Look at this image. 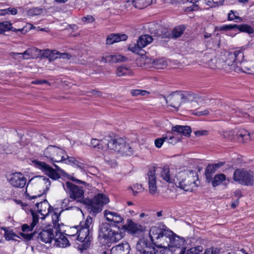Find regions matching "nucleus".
Returning a JSON list of instances; mask_svg holds the SVG:
<instances>
[{
    "instance_id": "obj_1",
    "label": "nucleus",
    "mask_w": 254,
    "mask_h": 254,
    "mask_svg": "<svg viewBox=\"0 0 254 254\" xmlns=\"http://www.w3.org/2000/svg\"><path fill=\"white\" fill-rule=\"evenodd\" d=\"M78 230L77 241L79 243H77V248L81 252L86 250L90 246L92 238L93 233V220L92 218L88 216L86 219L80 222L79 225L77 226Z\"/></svg>"
},
{
    "instance_id": "obj_2",
    "label": "nucleus",
    "mask_w": 254,
    "mask_h": 254,
    "mask_svg": "<svg viewBox=\"0 0 254 254\" xmlns=\"http://www.w3.org/2000/svg\"><path fill=\"white\" fill-rule=\"evenodd\" d=\"M156 172H160L161 177L167 182L172 183L174 181L168 166H164L163 168L156 166L150 167L148 168L145 179L148 184L149 192L152 194H154L157 190L156 186Z\"/></svg>"
},
{
    "instance_id": "obj_3",
    "label": "nucleus",
    "mask_w": 254,
    "mask_h": 254,
    "mask_svg": "<svg viewBox=\"0 0 254 254\" xmlns=\"http://www.w3.org/2000/svg\"><path fill=\"white\" fill-rule=\"evenodd\" d=\"M244 59V54L240 50L233 53H229L224 58H221L222 68L225 70L231 69L236 71L242 68L241 64Z\"/></svg>"
},
{
    "instance_id": "obj_4",
    "label": "nucleus",
    "mask_w": 254,
    "mask_h": 254,
    "mask_svg": "<svg viewBox=\"0 0 254 254\" xmlns=\"http://www.w3.org/2000/svg\"><path fill=\"white\" fill-rule=\"evenodd\" d=\"M59 215L55 213L52 216L53 223L54 226H49V227L42 229L38 234L37 238L39 241L47 244L51 243L54 240L56 237V234L59 229V224L58 223Z\"/></svg>"
},
{
    "instance_id": "obj_5",
    "label": "nucleus",
    "mask_w": 254,
    "mask_h": 254,
    "mask_svg": "<svg viewBox=\"0 0 254 254\" xmlns=\"http://www.w3.org/2000/svg\"><path fill=\"white\" fill-rule=\"evenodd\" d=\"M63 186L70 198L76 202L85 204L86 199H84L82 187L76 186L69 182H66L65 184H63Z\"/></svg>"
},
{
    "instance_id": "obj_6",
    "label": "nucleus",
    "mask_w": 254,
    "mask_h": 254,
    "mask_svg": "<svg viewBox=\"0 0 254 254\" xmlns=\"http://www.w3.org/2000/svg\"><path fill=\"white\" fill-rule=\"evenodd\" d=\"M172 234V231L158 226L152 227L149 231V237L151 242L157 246V243H160L162 246L164 241H167L168 237Z\"/></svg>"
},
{
    "instance_id": "obj_7",
    "label": "nucleus",
    "mask_w": 254,
    "mask_h": 254,
    "mask_svg": "<svg viewBox=\"0 0 254 254\" xmlns=\"http://www.w3.org/2000/svg\"><path fill=\"white\" fill-rule=\"evenodd\" d=\"M112 141L110 144L111 150H114L128 156L133 154V148L129 144H126L123 138L113 136Z\"/></svg>"
},
{
    "instance_id": "obj_8",
    "label": "nucleus",
    "mask_w": 254,
    "mask_h": 254,
    "mask_svg": "<svg viewBox=\"0 0 254 254\" xmlns=\"http://www.w3.org/2000/svg\"><path fill=\"white\" fill-rule=\"evenodd\" d=\"M65 151L55 145H49L44 150V156L53 162H60L65 160Z\"/></svg>"
},
{
    "instance_id": "obj_9",
    "label": "nucleus",
    "mask_w": 254,
    "mask_h": 254,
    "mask_svg": "<svg viewBox=\"0 0 254 254\" xmlns=\"http://www.w3.org/2000/svg\"><path fill=\"white\" fill-rule=\"evenodd\" d=\"M172 131L177 132L185 136L190 137V127L188 126L176 125L172 127ZM165 135L166 142L168 143L174 145L180 140L178 137H175L173 135V132H168Z\"/></svg>"
},
{
    "instance_id": "obj_10",
    "label": "nucleus",
    "mask_w": 254,
    "mask_h": 254,
    "mask_svg": "<svg viewBox=\"0 0 254 254\" xmlns=\"http://www.w3.org/2000/svg\"><path fill=\"white\" fill-rule=\"evenodd\" d=\"M109 201L108 197L102 193H98L95 195L93 199H86L85 204L88 205L94 213L100 212L102 209V206L106 204Z\"/></svg>"
},
{
    "instance_id": "obj_11",
    "label": "nucleus",
    "mask_w": 254,
    "mask_h": 254,
    "mask_svg": "<svg viewBox=\"0 0 254 254\" xmlns=\"http://www.w3.org/2000/svg\"><path fill=\"white\" fill-rule=\"evenodd\" d=\"M233 179L242 185L252 186L254 184L253 173L244 169L236 170L234 173Z\"/></svg>"
},
{
    "instance_id": "obj_12",
    "label": "nucleus",
    "mask_w": 254,
    "mask_h": 254,
    "mask_svg": "<svg viewBox=\"0 0 254 254\" xmlns=\"http://www.w3.org/2000/svg\"><path fill=\"white\" fill-rule=\"evenodd\" d=\"M155 245L145 239H140L136 244V254H161V251L155 248Z\"/></svg>"
},
{
    "instance_id": "obj_13",
    "label": "nucleus",
    "mask_w": 254,
    "mask_h": 254,
    "mask_svg": "<svg viewBox=\"0 0 254 254\" xmlns=\"http://www.w3.org/2000/svg\"><path fill=\"white\" fill-rule=\"evenodd\" d=\"M167 240L169 241V243L168 244V247L177 248H182L180 254H190V249H188L186 250L187 248L185 247L186 242L184 238L180 237L174 234L172 232V234L168 237Z\"/></svg>"
},
{
    "instance_id": "obj_14",
    "label": "nucleus",
    "mask_w": 254,
    "mask_h": 254,
    "mask_svg": "<svg viewBox=\"0 0 254 254\" xmlns=\"http://www.w3.org/2000/svg\"><path fill=\"white\" fill-rule=\"evenodd\" d=\"M186 99L185 94L177 91L169 95L166 99V101L168 106L178 111L181 103L185 102Z\"/></svg>"
},
{
    "instance_id": "obj_15",
    "label": "nucleus",
    "mask_w": 254,
    "mask_h": 254,
    "mask_svg": "<svg viewBox=\"0 0 254 254\" xmlns=\"http://www.w3.org/2000/svg\"><path fill=\"white\" fill-rule=\"evenodd\" d=\"M33 162L37 168L41 170L53 180H56L60 178V174L56 172V170L54 169L46 163L36 160L33 161Z\"/></svg>"
},
{
    "instance_id": "obj_16",
    "label": "nucleus",
    "mask_w": 254,
    "mask_h": 254,
    "mask_svg": "<svg viewBox=\"0 0 254 254\" xmlns=\"http://www.w3.org/2000/svg\"><path fill=\"white\" fill-rule=\"evenodd\" d=\"M112 139L113 136L111 135L106 136L101 140L93 138L91 141V144L93 148H97L99 150H110V144L112 142Z\"/></svg>"
},
{
    "instance_id": "obj_17",
    "label": "nucleus",
    "mask_w": 254,
    "mask_h": 254,
    "mask_svg": "<svg viewBox=\"0 0 254 254\" xmlns=\"http://www.w3.org/2000/svg\"><path fill=\"white\" fill-rule=\"evenodd\" d=\"M7 180L12 187L16 188H23L27 181L22 173L17 172L9 175Z\"/></svg>"
},
{
    "instance_id": "obj_18",
    "label": "nucleus",
    "mask_w": 254,
    "mask_h": 254,
    "mask_svg": "<svg viewBox=\"0 0 254 254\" xmlns=\"http://www.w3.org/2000/svg\"><path fill=\"white\" fill-rule=\"evenodd\" d=\"M185 29L184 25H180L175 27L172 31V33L168 31L166 28H163L160 33L158 32L157 36L160 37L162 38H177L181 36L184 31Z\"/></svg>"
},
{
    "instance_id": "obj_19",
    "label": "nucleus",
    "mask_w": 254,
    "mask_h": 254,
    "mask_svg": "<svg viewBox=\"0 0 254 254\" xmlns=\"http://www.w3.org/2000/svg\"><path fill=\"white\" fill-rule=\"evenodd\" d=\"M203 60L212 69L222 68L221 60L219 58L209 54H205Z\"/></svg>"
},
{
    "instance_id": "obj_20",
    "label": "nucleus",
    "mask_w": 254,
    "mask_h": 254,
    "mask_svg": "<svg viewBox=\"0 0 254 254\" xmlns=\"http://www.w3.org/2000/svg\"><path fill=\"white\" fill-rule=\"evenodd\" d=\"M11 31L15 32L16 34H18L19 33L21 34L25 33L27 31L24 28L16 29L13 28L12 24L7 21H5L0 22V34L4 33L6 31Z\"/></svg>"
},
{
    "instance_id": "obj_21",
    "label": "nucleus",
    "mask_w": 254,
    "mask_h": 254,
    "mask_svg": "<svg viewBox=\"0 0 254 254\" xmlns=\"http://www.w3.org/2000/svg\"><path fill=\"white\" fill-rule=\"evenodd\" d=\"M220 28L221 30H227L237 28L241 32H245L250 34L254 32V30L252 27L247 24H242L240 25L237 24L226 25L221 26Z\"/></svg>"
},
{
    "instance_id": "obj_22",
    "label": "nucleus",
    "mask_w": 254,
    "mask_h": 254,
    "mask_svg": "<svg viewBox=\"0 0 254 254\" xmlns=\"http://www.w3.org/2000/svg\"><path fill=\"white\" fill-rule=\"evenodd\" d=\"M130 248L129 244L126 242L113 247L110 251V254H129Z\"/></svg>"
},
{
    "instance_id": "obj_23",
    "label": "nucleus",
    "mask_w": 254,
    "mask_h": 254,
    "mask_svg": "<svg viewBox=\"0 0 254 254\" xmlns=\"http://www.w3.org/2000/svg\"><path fill=\"white\" fill-rule=\"evenodd\" d=\"M127 58L120 55L106 54L101 58V62L104 63H116L121 62H126Z\"/></svg>"
},
{
    "instance_id": "obj_24",
    "label": "nucleus",
    "mask_w": 254,
    "mask_h": 254,
    "mask_svg": "<svg viewBox=\"0 0 254 254\" xmlns=\"http://www.w3.org/2000/svg\"><path fill=\"white\" fill-rule=\"evenodd\" d=\"M54 245L61 248H65L70 245L69 242L66 237L61 232L58 230L54 239Z\"/></svg>"
},
{
    "instance_id": "obj_25",
    "label": "nucleus",
    "mask_w": 254,
    "mask_h": 254,
    "mask_svg": "<svg viewBox=\"0 0 254 254\" xmlns=\"http://www.w3.org/2000/svg\"><path fill=\"white\" fill-rule=\"evenodd\" d=\"M36 206L37 208L38 212L42 215L45 216L48 215L51 205L46 199H43V200H41L40 202H36Z\"/></svg>"
},
{
    "instance_id": "obj_26",
    "label": "nucleus",
    "mask_w": 254,
    "mask_h": 254,
    "mask_svg": "<svg viewBox=\"0 0 254 254\" xmlns=\"http://www.w3.org/2000/svg\"><path fill=\"white\" fill-rule=\"evenodd\" d=\"M104 215L107 220L109 222L120 223L124 220L123 218L118 213L108 210H105L104 211Z\"/></svg>"
},
{
    "instance_id": "obj_27",
    "label": "nucleus",
    "mask_w": 254,
    "mask_h": 254,
    "mask_svg": "<svg viewBox=\"0 0 254 254\" xmlns=\"http://www.w3.org/2000/svg\"><path fill=\"white\" fill-rule=\"evenodd\" d=\"M109 234L107 239L111 242H117L123 238V235L119 227H117L116 225L113 226V228L110 230V233Z\"/></svg>"
},
{
    "instance_id": "obj_28",
    "label": "nucleus",
    "mask_w": 254,
    "mask_h": 254,
    "mask_svg": "<svg viewBox=\"0 0 254 254\" xmlns=\"http://www.w3.org/2000/svg\"><path fill=\"white\" fill-rule=\"evenodd\" d=\"M127 36L126 34H111L109 35L107 39L106 43L108 45H112L114 43L121 41H125L127 39Z\"/></svg>"
},
{
    "instance_id": "obj_29",
    "label": "nucleus",
    "mask_w": 254,
    "mask_h": 254,
    "mask_svg": "<svg viewBox=\"0 0 254 254\" xmlns=\"http://www.w3.org/2000/svg\"><path fill=\"white\" fill-rule=\"evenodd\" d=\"M30 212L32 216V222L30 226L27 224H24L22 226V230L23 232H29L32 231L34 227L39 222V215L37 212H35L33 210H30Z\"/></svg>"
},
{
    "instance_id": "obj_30",
    "label": "nucleus",
    "mask_w": 254,
    "mask_h": 254,
    "mask_svg": "<svg viewBox=\"0 0 254 254\" xmlns=\"http://www.w3.org/2000/svg\"><path fill=\"white\" fill-rule=\"evenodd\" d=\"M127 222V223L123 227L130 233H137L142 230V227L140 225L134 223L131 220L128 219Z\"/></svg>"
},
{
    "instance_id": "obj_31",
    "label": "nucleus",
    "mask_w": 254,
    "mask_h": 254,
    "mask_svg": "<svg viewBox=\"0 0 254 254\" xmlns=\"http://www.w3.org/2000/svg\"><path fill=\"white\" fill-rule=\"evenodd\" d=\"M112 228L113 226H110L109 224L102 223L99 227V236L107 239Z\"/></svg>"
},
{
    "instance_id": "obj_32",
    "label": "nucleus",
    "mask_w": 254,
    "mask_h": 254,
    "mask_svg": "<svg viewBox=\"0 0 254 254\" xmlns=\"http://www.w3.org/2000/svg\"><path fill=\"white\" fill-rule=\"evenodd\" d=\"M152 41L153 38L151 36L148 35H143L138 38L137 42L138 46L142 48L151 43Z\"/></svg>"
},
{
    "instance_id": "obj_33",
    "label": "nucleus",
    "mask_w": 254,
    "mask_h": 254,
    "mask_svg": "<svg viewBox=\"0 0 254 254\" xmlns=\"http://www.w3.org/2000/svg\"><path fill=\"white\" fill-rule=\"evenodd\" d=\"M237 135L240 140L243 141L244 142L247 141L251 139L250 133L244 129H240L237 132Z\"/></svg>"
},
{
    "instance_id": "obj_34",
    "label": "nucleus",
    "mask_w": 254,
    "mask_h": 254,
    "mask_svg": "<svg viewBox=\"0 0 254 254\" xmlns=\"http://www.w3.org/2000/svg\"><path fill=\"white\" fill-rule=\"evenodd\" d=\"M152 2V0H133L132 4L133 6L139 9L143 8Z\"/></svg>"
},
{
    "instance_id": "obj_35",
    "label": "nucleus",
    "mask_w": 254,
    "mask_h": 254,
    "mask_svg": "<svg viewBox=\"0 0 254 254\" xmlns=\"http://www.w3.org/2000/svg\"><path fill=\"white\" fill-rule=\"evenodd\" d=\"M45 11V9L42 7H33L27 11V14L28 16L33 17L40 15Z\"/></svg>"
},
{
    "instance_id": "obj_36",
    "label": "nucleus",
    "mask_w": 254,
    "mask_h": 254,
    "mask_svg": "<svg viewBox=\"0 0 254 254\" xmlns=\"http://www.w3.org/2000/svg\"><path fill=\"white\" fill-rule=\"evenodd\" d=\"M226 180V176L223 174L215 175L211 181L213 187H215L219 185L223 181Z\"/></svg>"
},
{
    "instance_id": "obj_37",
    "label": "nucleus",
    "mask_w": 254,
    "mask_h": 254,
    "mask_svg": "<svg viewBox=\"0 0 254 254\" xmlns=\"http://www.w3.org/2000/svg\"><path fill=\"white\" fill-rule=\"evenodd\" d=\"M216 170L211 165L207 166L205 169V177L208 183H210L212 179V175Z\"/></svg>"
},
{
    "instance_id": "obj_38",
    "label": "nucleus",
    "mask_w": 254,
    "mask_h": 254,
    "mask_svg": "<svg viewBox=\"0 0 254 254\" xmlns=\"http://www.w3.org/2000/svg\"><path fill=\"white\" fill-rule=\"evenodd\" d=\"M153 64L157 69H163L168 65L167 61L165 58L155 60L153 62Z\"/></svg>"
},
{
    "instance_id": "obj_39",
    "label": "nucleus",
    "mask_w": 254,
    "mask_h": 254,
    "mask_svg": "<svg viewBox=\"0 0 254 254\" xmlns=\"http://www.w3.org/2000/svg\"><path fill=\"white\" fill-rule=\"evenodd\" d=\"M36 178L39 179L41 185H44L45 186V189L44 190L43 193H46L49 189L51 186V181L49 178L44 176H36Z\"/></svg>"
},
{
    "instance_id": "obj_40",
    "label": "nucleus",
    "mask_w": 254,
    "mask_h": 254,
    "mask_svg": "<svg viewBox=\"0 0 254 254\" xmlns=\"http://www.w3.org/2000/svg\"><path fill=\"white\" fill-rule=\"evenodd\" d=\"M224 0H202V2L206 3V4L210 7H216L219 4H222Z\"/></svg>"
},
{
    "instance_id": "obj_41",
    "label": "nucleus",
    "mask_w": 254,
    "mask_h": 254,
    "mask_svg": "<svg viewBox=\"0 0 254 254\" xmlns=\"http://www.w3.org/2000/svg\"><path fill=\"white\" fill-rule=\"evenodd\" d=\"M191 102H194L197 105H202L204 104V101L202 98L196 93L191 94Z\"/></svg>"
},
{
    "instance_id": "obj_42",
    "label": "nucleus",
    "mask_w": 254,
    "mask_h": 254,
    "mask_svg": "<svg viewBox=\"0 0 254 254\" xmlns=\"http://www.w3.org/2000/svg\"><path fill=\"white\" fill-rule=\"evenodd\" d=\"M129 72V70L127 67L122 66L118 67L116 73L118 76H122L128 74Z\"/></svg>"
},
{
    "instance_id": "obj_43",
    "label": "nucleus",
    "mask_w": 254,
    "mask_h": 254,
    "mask_svg": "<svg viewBox=\"0 0 254 254\" xmlns=\"http://www.w3.org/2000/svg\"><path fill=\"white\" fill-rule=\"evenodd\" d=\"M141 48L138 46V43L136 44H130L128 47V50L134 53L138 54L141 51Z\"/></svg>"
},
{
    "instance_id": "obj_44",
    "label": "nucleus",
    "mask_w": 254,
    "mask_h": 254,
    "mask_svg": "<svg viewBox=\"0 0 254 254\" xmlns=\"http://www.w3.org/2000/svg\"><path fill=\"white\" fill-rule=\"evenodd\" d=\"M235 12L233 10H230V12L228 13V20H233L234 19H237L238 21L237 22H241L243 21V19L241 17L237 16L235 14Z\"/></svg>"
},
{
    "instance_id": "obj_45",
    "label": "nucleus",
    "mask_w": 254,
    "mask_h": 254,
    "mask_svg": "<svg viewBox=\"0 0 254 254\" xmlns=\"http://www.w3.org/2000/svg\"><path fill=\"white\" fill-rule=\"evenodd\" d=\"M164 142H166V138L165 135H164L163 137L156 139L154 143L156 147L160 148Z\"/></svg>"
},
{
    "instance_id": "obj_46",
    "label": "nucleus",
    "mask_w": 254,
    "mask_h": 254,
    "mask_svg": "<svg viewBox=\"0 0 254 254\" xmlns=\"http://www.w3.org/2000/svg\"><path fill=\"white\" fill-rule=\"evenodd\" d=\"M220 250L217 248H210L205 250L203 254H218Z\"/></svg>"
},
{
    "instance_id": "obj_47",
    "label": "nucleus",
    "mask_w": 254,
    "mask_h": 254,
    "mask_svg": "<svg viewBox=\"0 0 254 254\" xmlns=\"http://www.w3.org/2000/svg\"><path fill=\"white\" fill-rule=\"evenodd\" d=\"M202 0H191V11L198 9L199 5Z\"/></svg>"
},
{
    "instance_id": "obj_48",
    "label": "nucleus",
    "mask_w": 254,
    "mask_h": 254,
    "mask_svg": "<svg viewBox=\"0 0 254 254\" xmlns=\"http://www.w3.org/2000/svg\"><path fill=\"white\" fill-rule=\"evenodd\" d=\"M52 54L49 56V60L50 61H54L59 58L60 53L56 50H51Z\"/></svg>"
},
{
    "instance_id": "obj_49",
    "label": "nucleus",
    "mask_w": 254,
    "mask_h": 254,
    "mask_svg": "<svg viewBox=\"0 0 254 254\" xmlns=\"http://www.w3.org/2000/svg\"><path fill=\"white\" fill-rule=\"evenodd\" d=\"M235 132V131L234 130L225 131L223 132V136L224 138L232 139Z\"/></svg>"
},
{
    "instance_id": "obj_50",
    "label": "nucleus",
    "mask_w": 254,
    "mask_h": 254,
    "mask_svg": "<svg viewBox=\"0 0 254 254\" xmlns=\"http://www.w3.org/2000/svg\"><path fill=\"white\" fill-rule=\"evenodd\" d=\"M203 250V248L201 246H198L191 248V254H199Z\"/></svg>"
},
{
    "instance_id": "obj_51",
    "label": "nucleus",
    "mask_w": 254,
    "mask_h": 254,
    "mask_svg": "<svg viewBox=\"0 0 254 254\" xmlns=\"http://www.w3.org/2000/svg\"><path fill=\"white\" fill-rule=\"evenodd\" d=\"M31 84H50L47 80H35L31 82Z\"/></svg>"
},
{
    "instance_id": "obj_52",
    "label": "nucleus",
    "mask_w": 254,
    "mask_h": 254,
    "mask_svg": "<svg viewBox=\"0 0 254 254\" xmlns=\"http://www.w3.org/2000/svg\"><path fill=\"white\" fill-rule=\"evenodd\" d=\"M59 58L63 59H70L71 58V55L67 53H60Z\"/></svg>"
},
{
    "instance_id": "obj_53",
    "label": "nucleus",
    "mask_w": 254,
    "mask_h": 254,
    "mask_svg": "<svg viewBox=\"0 0 254 254\" xmlns=\"http://www.w3.org/2000/svg\"><path fill=\"white\" fill-rule=\"evenodd\" d=\"M52 54L51 50L47 49L43 51L41 55L43 57L47 58L49 59V56H50V54Z\"/></svg>"
},
{
    "instance_id": "obj_54",
    "label": "nucleus",
    "mask_w": 254,
    "mask_h": 254,
    "mask_svg": "<svg viewBox=\"0 0 254 254\" xmlns=\"http://www.w3.org/2000/svg\"><path fill=\"white\" fill-rule=\"evenodd\" d=\"M64 156H65V160H64V161H66V163H67V162L68 163H75L74 162L76 161V160H75V159L74 157H68L67 155H66L65 154V153L64 154Z\"/></svg>"
},
{
    "instance_id": "obj_55",
    "label": "nucleus",
    "mask_w": 254,
    "mask_h": 254,
    "mask_svg": "<svg viewBox=\"0 0 254 254\" xmlns=\"http://www.w3.org/2000/svg\"><path fill=\"white\" fill-rule=\"evenodd\" d=\"M7 14H11L12 15H15L17 13V10L15 8L9 7L6 8Z\"/></svg>"
},
{
    "instance_id": "obj_56",
    "label": "nucleus",
    "mask_w": 254,
    "mask_h": 254,
    "mask_svg": "<svg viewBox=\"0 0 254 254\" xmlns=\"http://www.w3.org/2000/svg\"><path fill=\"white\" fill-rule=\"evenodd\" d=\"M207 131L205 130H197L194 132V134L196 136H200L202 135H206L207 134Z\"/></svg>"
},
{
    "instance_id": "obj_57",
    "label": "nucleus",
    "mask_w": 254,
    "mask_h": 254,
    "mask_svg": "<svg viewBox=\"0 0 254 254\" xmlns=\"http://www.w3.org/2000/svg\"><path fill=\"white\" fill-rule=\"evenodd\" d=\"M82 20L88 22H92L94 20V18L91 15H87L83 17Z\"/></svg>"
},
{
    "instance_id": "obj_58",
    "label": "nucleus",
    "mask_w": 254,
    "mask_h": 254,
    "mask_svg": "<svg viewBox=\"0 0 254 254\" xmlns=\"http://www.w3.org/2000/svg\"><path fill=\"white\" fill-rule=\"evenodd\" d=\"M43 194H38L37 195H30L28 194H26V196L27 197H28V198L29 199V200H32V199H37L38 198H39L41 196H43Z\"/></svg>"
},
{
    "instance_id": "obj_59",
    "label": "nucleus",
    "mask_w": 254,
    "mask_h": 254,
    "mask_svg": "<svg viewBox=\"0 0 254 254\" xmlns=\"http://www.w3.org/2000/svg\"><path fill=\"white\" fill-rule=\"evenodd\" d=\"M1 147V149L2 150L5 152L7 154H10V153H12V151L10 149H8V146H5V145H0Z\"/></svg>"
},
{
    "instance_id": "obj_60",
    "label": "nucleus",
    "mask_w": 254,
    "mask_h": 254,
    "mask_svg": "<svg viewBox=\"0 0 254 254\" xmlns=\"http://www.w3.org/2000/svg\"><path fill=\"white\" fill-rule=\"evenodd\" d=\"M24 59H27L31 57L30 50L28 49L26 50L23 54Z\"/></svg>"
},
{
    "instance_id": "obj_61",
    "label": "nucleus",
    "mask_w": 254,
    "mask_h": 254,
    "mask_svg": "<svg viewBox=\"0 0 254 254\" xmlns=\"http://www.w3.org/2000/svg\"><path fill=\"white\" fill-rule=\"evenodd\" d=\"M131 94L133 96H137L139 95H140V90H139V89L133 90L131 91Z\"/></svg>"
},
{
    "instance_id": "obj_62",
    "label": "nucleus",
    "mask_w": 254,
    "mask_h": 254,
    "mask_svg": "<svg viewBox=\"0 0 254 254\" xmlns=\"http://www.w3.org/2000/svg\"><path fill=\"white\" fill-rule=\"evenodd\" d=\"M211 112H212V110L211 109H207L203 111H201V114L202 116H205L209 114Z\"/></svg>"
},
{
    "instance_id": "obj_63",
    "label": "nucleus",
    "mask_w": 254,
    "mask_h": 254,
    "mask_svg": "<svg viewBox=\"0 0 254 254\" xmlns=\"http://www.w3.org/2000/svg\"><path fill=\"white\" fill-rule=\"evenodd\" d=\"M223 162H219L218 163H215V164H212L211 165L212 166L214 167V168L217 170L218 169V168H219L220 167H221L223 165Z\"/></svg>"
},
{
    "instance_id": "obj_64",
    "label": "nucleus",
    "mask_w": 254,
    "mask_h": 254,
    "mask_svg": "<svg viewBox=\"0 0 254 254\" xmlns=\"http://www.w3.org/2000/svg\"><path fill=\"white\" fill-rule=\"evenodd\" d=\"M178 187L182 188L185 191H188L189 190V188H187L188 186L184 185L183 182H179Z\"/></svg>"
}]
</instances>
